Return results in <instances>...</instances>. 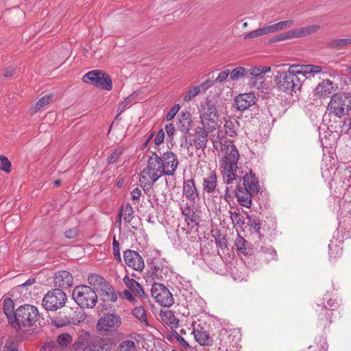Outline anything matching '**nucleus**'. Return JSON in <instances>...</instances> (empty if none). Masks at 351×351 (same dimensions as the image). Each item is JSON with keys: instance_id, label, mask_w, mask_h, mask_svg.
I'll return each instance as SVG.
<instances>
[{"instance_id": "obj_1", "label": "nucleus", "mask_w": 351, "mask_h": 351, "mask_svg": "<svg viewBox=\"0 0 351 351\" xmlns=\"http://www.w3.org/2000/svg\"><path fill=\"white\" fill-rule=\"evenodd\" d=\"M220 143L221 150L225 153L219 161L223 182L229 184L234 180H242L241 186L244 189L257 194L260 189L258 179L252 170L244 173L241 168L238 167L239 154L235 145L227 138L221 139Z\"/></svg>"}, {"instance_id": "obj_2", "label": "nucleus", "mask_w": 351, "mask_h": 351, "mask_svg": "<svg viewBox=\"0 0 351 351\" xmlns=\"http://www.w3.org/2000/svg\"><path fill=\"white\" fill-rule=\"evenodd\" d=\"M179 162L176 154L167 152L162 156L153 153L148 158L147 167L141 171L143 178L152 179L156 182L163 175H174Z\"/></svg>"}, {"instance_id": "obj_3", "label": "nucleus", "mask_w": 351, "mask_h": 351, "mask_svg": "<svg viewBox=\"0 0 351 351\" xmlns=\"http://www.w3.org/2000/svg\"><path fill=\"white\" fill-rule=\"evenodd\" d=\"M14 321L11 322L15 329L32 327L39 320L40 313L38 308L30 304L19 306L13 315Z\"/></svg>"}, {"instance_id": "obj_4", "label": "nucleus", "mask_w": 351, "mask_h": 351, "mask_svg": "<svg viewBox=\"0 0 351 351\" xmlns=\"http://www.w3.org/2000/svg\"><path fill=\"white\" fill-rule=\"evenodd\" d=\"M295 66L291 65L288 71L278 73L276 78L278 88L288 93L296 92L302 85V77L298 75V71Z\"/></svg>"}, {"instance_id": "obj_5", "label": "nucleus", "mask_w": 351, "mask_h": 351, "mask_svg": "<svg viewBox=\"0 0 351 351\" xmlns=\"http://www.w3.org/2000/svg\"><path fill=\"white\" fill-rule=\"evenodd\" d=\"M198 110L202 126L207 128L208 131L215 130L219 126V116L215 103L208 99L200 105Z\"/></svg>"}, {"instance_id": "obj_6", "label": "nucleus", "mask_w": 351, "mask_h": 351, "mask_svg": "<svg viewBox=\"0 0 351 351\" xmlns=\"http://www.w3.org/2000/svg\"><path fill=\"white\" fill-rule=\"evenodd\" d=\"M75 302L81 308H92L97 302V295L95 290L87 285L76 287L72 293Z\"/></svg>"}, {"instance_id": "obj_7", "label": "nucleus", "mask_w": 351, "mask_h": 351, "mask_svg": "<svg viewBox=\"0 0 351 351\" xmlns=\"http://www.w3.org/2000/svg\"><path fill=\"white\" fill-rule=\"evenodd\" d=\"M329 112L337 117H342L351 110V96L346 93L332 95L328 106Z\"/></svg>"}, {"instance_id": "obj_8", "label": "nucleus", "mask_w": 351, "mask_h": 351, "mask_svg": "<svg viewBox=\"0 0 351 351\" xmlns=\"http://www.w3.org/2000/svg\"><path fill=\"white\" fill-rule=\"evenodd\" d=\"M67 300L66 293L60 289L47 292L43 299V306L47 311H56L63 307Z\"/></svg>"}, {"instance_id": "obj_9", "label": "nucleus", "mask_w": 351, "mask_h": 351, "mask_svg": "<svg viewBox=\"0 0 351 351\" xmlns=\"http://www.w3.org/2000/svg\"><path fill=\"white\" fill-rule=\"evenodd\" d=\"M151 294L156 302L162 306L169 307L174 303L172 293L163 284L153 283L151 288Z\"/></svg>"}, {"instance_id": "obj_10", "label": "nucleus", "mask_w": 351, "mask_h": 351, "mask_svg": "<svg viewBox=\"0 0 351 351\" xmlns=\"http://www.w3.org/2000/svg\"><path fill=\"white\" fill-rule=\"evenodd\" d=\"M83 82H91L93 85L104 90H110L112 83L110 76L100 70H93L86 73L82 77Z\"/></svg>"}, {"instance_id": "obj_11", "label": "nucleus", "mask_w": 351, "mask_h": 351, "mask_svg": "<svg viewBox=\"0 0 351 351\" xmlns=\"http://www.w3.org/2000/svg\"><path fill=\"white\" fill-rule=\"evenodd\" d=\"M121 324L120 316L116 314H106L101 317L97 324V330L102 333L114 332L118 330Z\"/></svg>"}, {"instance_id": "obj_12", "label": "nucleus", "mask_w": 351, "mask_h": 351, "mask_svg": "<svg viewBox=\"0 0 351 351\" xmlns=\"http://www.w3.org/2000/svg\"><path fill=\"white\" fill-rule=\"evenodd\" d=\"M71 347L74 350L93 351V349H95V337L92 336L88 332H82Z\"/></svg>"}, {"instance_id": "obj_13", "label": "nucleus", "mask_w": 351, "mask_h": 351, "mask_svg": "<svg viewBox=\"0 0 351 351\" xmlns=\"http://www.w3.org/2000/svg\"><path fill=\"white\" fill-rule=\"evenodd\" d=\"M339 303L335 299L330 298L327 301V304L321 307V312L319 314V324L322 327H326L332 322V311L337 308Z\"/></svg>"}, {"instance_id": "obj_14", "label": "nucleus", "mask_w": 351, "mask_h": 351, "mask_svg": "<svg viewBox=\"0 0 351 351\" xmlns=\"http://www.w3.org/2000/svg\"><path fill=\"white\" fill-rule=\"evenodd\" d=\"M123 258L125 263L136 271H142L145 264L143 258L136 251L127 250L124 252Z\"/></svg>"}, {"instance_id": "obj_15", "label": "nucleus", "mask_w": 351, "mask_h": 351, "mask_svg": "<svg viewBox=\"0 0 351 351\" xmlns=\"http://www.w3.org/2000/svg\"><path fill=\"white\" fill-rule=\"evenodd\" d=\"M211 132L204 126H198L195 128L193 142L196 149H204L206 147L208 141V133Z\"/></svg>"}, {"instance_id": "obj_16", "label": "nucleus", "mask_w": 351, "mask_h": 351, "mask_svg": "<svg viewBox=\"0 0 351 351\" xmlns=\"http://www.w3.org/2000/svg\"><path fill=\"white\" fill-rule=\"evenodd\" d=\"M337 86L330 80H323L314 89L315 95L319 98H327L336 90Z\"/></svg>"}, {"instance_id": "obj_17", "label": "nucleus", "mask_w": 351, "mask_h": 351, "mask_svg": "<svg viewBox=\"0 0 351 351\" xmlns=\"http://www.w3.org/2000/svg\"><path fill=\"white\" fill-rule=\"evenodd\" d=\"M54 286L62 289H67L73 284V276L67 271L62 270L56 272L53 276Z\"/></svg>"}, {"instance_id": "obj_18", "label": "nucleus", "mask_w": 351, "mask_h": 351, "mask_svg": "<svg viewBox=\"0 0 351 351\" xmlns=\"http://www.w3.org/2000/svg\"><path fill=\"white\" fill-rule=\"evenodd\" d=\"M255 102L256 97L252 93L239 94L234 99V106L238 110L241 111L249 108Z\"/></svg>"}, {"instance_id": "obj_19", "label": "nucleus", "mask_w": 351, "mask_h": 351, "mask_svg": "<svg viewBox=\"0 0 351 351\" xmlns=\"http://www.w3.org/2000/svg\"><path fill=\"white\" fill-rule=\"evenodd\" d=\"M295 66V70L298 71V75L302 77V82L304 80V78L308 77H314L315 75L319 73L322 71V67L319 65L315 64H293Z\"/></svg>"}, {"instance_id": "obj_20", "label": "nucleus", "mask_w": 351, "mask_h": 351, "mask_svg": "<svg viewBox=\"0 0 351 351\" xmlns=\"http://www.w3.org/2000/svg\"><path fill=\"white\" fill-rule=\"evenodd\" d=\"M236 196L239 204L246 208H250L252 205V196L256 193H251L246 189H244L241 183H239L236 189Z\"/></svg>"}, {"instance_id": "obj_21", "label": "nucleus", "mask_w": 351, "mask_h": 351, "mask_svg": "<svg viewBox=\"0 0 351 351\" xmlns=\"http://www.w3.org/2000/svg\"><path fill=\"white\" fill-rule=\"evenodd\" d=\"M168 269L162 265H154L149 274H147L145 279L147 282L154 283L156 280H160L166 278Z\"/></svg>"}, {"instance_id": "obj_22", "label": "nucleus", "mask_w": 351, "mask_h": 351, "mask_svg": "<svg viewBox=\"0 0 351 351\" xmlns=\"http://www.w3.org/2000/svg\"><path fill=\"white\" fill-rule=\"evenodd\" d=\"M182 213L185 217V221L189 226L194 227L198 225L199 222V217L195 210L193 205L186 204L185 206L181 207Z\"/></svg>"}, {"instance_id": "obj_23", "label": "nucleus", "mask_w": 351, "mask_h": 351, "mask_svg": "<svg viewBox=\"0 0 351 351\" xmlns=\"http://www.w3.org/2000/svg\"><path fill=\"white\" fill-rule=\"evenodd\" d=\"M203 190L206 193H213L217 186V176L214 171L209 172L203 179Z\"/></svg>"}, {"instance_id": "obj_24", "label": "nucleus", "mask_w": 351, "mask_h": 351, "mask_svg": "<svg viewBox=\"0 0 351 351\" xmlns=\"http://www.w3.org/2000/svg\"><path fill=\"white\" fill-rule=\"evenodd\" d=\"M183 195L191 202H195L198 197V192L193 180L189 179L184 181Z\"/></svg>"}, {"instance_id": "obj_25", "label": "nucleus", "mask_w": 351, "mask_h": 351, "mask_svg": "<svg viewBox=\"0 0 351 351\" xmlns=\"http://www.w3.org/2000/svg\"><path fill=\"white\" fill-rule=\"evenodd\" d=\"M97 289L101 292V295L104 298L105 300L109 302H115L117 300V293L106 280Z\"/></svg>"}, {"instance_id": "obj_26", "label": "nucleus", "mask_w": 351, "mask_h": 351, "mask_svg": "<svg viewBox=\"0 0 351 351\" xmlns=\"http://www.w3.org/2000/svg\"><path fill=\"white\" fill-rule=\"evenodd\" d=\"M159 316L162 322L169 326L172 330L178 327L179 319L173 311L170 310L160 311Z\"/></svg>"}, {"instance_id": "obj_27", "label": "nucleus", "mask_w": 351, "mask_h": 351, "mask_svg": "<svg viewBox=\"0 0 351 351\" xmlns=\"http://www.w3.org/2000/svg\"><path fill=\"white\" fill-rule=\"evenodd\" d=\"M123 282L128 288V289L133 292V293L138 295L140 297L143 298L146 297V294L141 285L134 279L130 278L128 276H125L123 278Z\"/></svg>"}, {"instance_id": "obj_28", "label": "nucleus", "mask_w": 351, "mask_h": 351, "mask_svg": "<svg viewBox=\"0 0 351 351\" xmlns=\"http://www.w3.org/2000/svg\"><path fill=\"white\" fill-rule=\"evenodd\" d=\"M320 29L319 25H311L291 30V36L295 38L304 37L311 35Z\"/></svg>"}, {"instance_id": "obj_29", "label": "nucleus", "mask_w": 351, "mask_h": 351, "mask_svg": "<svg viewBox=\"0 0 351 351\" xmlns=\"http://www.w3.org/2000/svg\"><path fill=\"white\" fill-rule=\"evenodd\" d=\"M138 341L134 335H128V339L120 342L117 348V351H137Z\"/></svg>"}, {"instance_id": "obj_30", "label": "nucleus", "mask_w": 351, "mask_h": 351, "mask_svg": "<svg viewBox=\"0 0 351 351\" xmlns=\"http://www.w3.org/2000/svg\"><path fill=\"white\" fill-rule=\"evenodd\" d=\"M328 45L330 48L338 51L346 49L351 46V36L344 38H332L328 42Z\"/></svg>"}, {"instance_id": "obj_31", "label": "nucleus", "mask_w": 351, "mask_h": 351, "mask_svg": "<svg viewBox=\"0 0 351 351\" xmlns=\"http://www.w3.org/2000/svg\"><path fill=\"white\" fill-rule=\"evenodd\" d=\"M134 210L130 204H126L125 206H123L119 211L118 213V221L117 223L121 226V217H123L124 221L126 223H130L134 217Z\"/></svg>"}, {"instance_id": "obj_32", "label": "nucleus", "mask_w": 351, "mask_h": 351, "mask_svg": "<svg viewBox=\"0 0 351 351\" xmlns=\"http://www.w3.org/2000/svg\"><path fill=\"white\" fill-rule=\"evenodd\" d=\"M239 128V121L236 119L226 121L224 123L225 132L227 135L233 137L237 135Z\"/></svg>"}, {"instance_id": "obj_33", "label": "nucleus", "mask_w": 351, "mask_h": 351, "mask_svg": "<svg viewBox=\"0 0 351 351\" xmlns=\"http://www.w3.org/2000/svg\"><path fill=\"white\" fill-rule=\"evenodd\" d=\"M111 350L112 343L109 339L95 337V349H93V351H110Z\"/></svg>"}, {"instance_id": "obj_34", "label": "nucleus", "mask_w": 351, "mask_h": 351, "mask_svg": "<svg viewBox=\"0 0 351 351\" xmlns=\"http://www.w3.org/2000/svg\"><path fill=\"white\" fill-rule=\"evenodd\" d=\"M193 332L194 334L195 339L200 345L205 346L208 345L210 343V338L207 331L202 330H194Z\"/></svg>"}, {"instance_id": "obj_35", "label": "nucleus", "mask_w": 351, "mask_h": 351, "mask_svg": "<svg viewBox=\"0 0 351 351\" xmlns=\"http://www.w3.org/2000/svg\"><path fill=\"white\" fill-rule=\"evenodd\" d=\"M73 341V336L69 333H62L59 335L56 338V344L62 349H65Z\"/></svg>"}, {"instance_id": "obj_36", "label": "nucleus", "mask_w": 351, "mask_h": 351, "mask_svg": "<svg viewBox=\"0 0 351 351\" xmlns=\"http://www.w3.org/2000/svg\"><path fill=\"white\" fill-rule=\"evenodd\" d=\"M3 311L10 323L14 321V302L10 298H5L3 301Z\"/></svg>"}, {"instance_id": "obj_37", "label": "nucleus", "mask_w": 351, "mask_h": 351, "mask_svg": "<svg viewBox=\"0 0 351 351\" xmlns=\"http://www.w3.org/2000/svg\"><path fill=\"white\" fill-rule=\"evenodd\" d=\"M261 253H262L263 257L265 258V260L266 261H269L270 260H274L277 256L276 252L270 245L261 246Z\"/></svg>"}, {"instance_id": "obj_38", "label": "nucleus", "mask_w": 351, "mask_h": 351, "mask_svg": "<svg viewBox=\"0 0 351 351\" xmlns=\"http://www.w3.org/2000/svg\"><path fill=\"white\" fill-rule=\"evenodd\" d=\"M133 315L140 320L141 322L145 324L146 326L148 325L145 310L143 306H138L133 309Z\"/></svg>"}, {"instance_id": "obj_39", "label": "nucleus", "mask_w": 351, "mask_h": 351, "mask_svg": "<svg viewBox=\"0 0 351 351\" xmlns=\"http://www.w3.org/2000/svg\"><path fill=\"white\" fill-rule=\"evenodd\" d=\"M105 280L106 279L104 278L97 274H91L88 277V283L95 289L99 287Z\"/></svg>"}, {"instance_id": "obj_40", "label": "nucleus", "mask_w": 351, "mask_h": 351, "mask_svg": "<svg viewBox=\"0 0 351 351\" xmlns=\"http://www.w3.org/2000/svg\"><path fill=\"white\" fill-rule=\"evenodd\" d=\"M247 75V69L238 66L230 72V77L232 81H237L241 77Z\"/></svg>"}, {"instance_id": "obj_41", "label": "nucleus", "mask_w": 351, "mask_h": 351, "mask_svg": "<svg viewBox=\"0 0 351 351\" xmlns=\"http://www.w3.org/2000/svg\"><path fill=\"white\" fill-rule=\"evenodd\" d=\"M171 336L174 338L177 342L179 343L180 346L184 349H189L190 346L189 343L186 341L185 338L182 336L178 331L173 329L171 331Z\"/></svg>"}, {"instance_id": "obj_42", "label": "nucleus", "mask_w": 351, "mask_h": 351, "mask_svg": "<svg viewBox=\"0 0 351 351\" xmlns=\"http://www.w3.org/2000/svg\"><path fill=\"white\" fill-rule=\"evenodd\" d=\"M252 76L256 80H263L264 75H262V72L260 70V67L254 66L249 69H247V76Z\"/></svg>"}, {"instance_id": "obj_43", "label": "nucleus", "mask_w": 351, "mask_h": 351, "mask_svg": "<svg viewBox=\"0 0 351 351\" xmlns=\"http://www.w3.org/2000/svg\"><path fill=\"white\" fill-rule=\"evenodd\" d=\"M200 86H196L191 88L184 95V101H189L200 93Z\"/></svg>"}, {"instance_id": "obj_44", "label": "nucleus", "mask_w": 351, "mask_h": 351, "mask_svg": "<svg viewBox=\"0 0 351 351\" xmlns=\"http://www.w3.org/2000/svg\"><path fill=\"white\" fill-rule=\"evenodd\" d=\"M52 95H47L41 97L36 104L35 112L40 110L41 108L48 105L51 101Z\"/></svg>"}, {"instance_id": "obj_45", "label": "nucleus", "mask_w": 351, "mask_h": 351, "mask_svg": "<svg viewBox=\"0 0 351 351\" xmlns=\"http://www.w3.org/2000/svg\"><path fill=\"white\" fill-rule=\"evenodd\" d=\"M123 154V149L122 148H117L115 149L108 157V164H113L118 158L122 155Z\"/></svg>"}, {"instance_id": "obj_46", "label": "nucleus", "mask_w": 351, "mask_h": 351, "mask_svg": "<svg viewBox=\"0 0 351 351\" xmlns=\"http://www.w3.org/2000/svg\"><path fill=\"white\" fill-rule=\"evenodd\" d=\"M247 241L241 237L239 236L235 241V245L237 247V250L240 251L243 254H247V247H246Z\"/></svg>"}, {"instance_id": "obj_47", "label": "nucleus", "mask_w": 351, "mask_h": 351, "mask_svg": "<svg viewBox=\"0 0 351 351\" xmlns=\"http://www.w3.org/2000/svg\"><path fill=\"white\" fill-rule=\"evenodd\" d=\"M0 169L6 173H10L11 171V162L5 156L1 155L0 156Z\"/></svg>"}, {"instance_id": "obj_48", "label": "nucleus", "mask_w": 351, "mask_h": 351, "mask_svg": "<svg viewBox=\"0 0 351 351\" xmlns=\"http://www.w3.org/2000/svg\"><path fill=\"white\" fill-rule=\"evenodd\" d=\"M40 351H60V349L56 342L49 341L42 346Z\"/></svg>"}, {"instance_id": "obj_49", "label": "nucleus", "mask_w": 351, "mask_h": 351, "mask_svg": "<svg viewBox=\"0 0 351 351\" xmlns=\"http://www.w3.org/2000/svg\"><path fill=\"white\" fill-rule=\"evenodd\" d=\"M248 225L251 226L256 232H258L261 229L260 221L254 217L248 216Z\"/></svg>"}, {"instance_id": "obj_50", "label": "nucleus", "mask_w": 351, "mask_h": 351, "mask_svg": "<svg viewBox=\"0 0 351 351\" xmlns=\"http://www.w3.org/2000/svg\"><path fill=\"white\" fill-rule=\"evenodd\" d=\"M230 217L234 223L239 225V226H241V225L244 224L243 217L239 213L231 212Z\"/></svg>"}, {"instance_id": "obj_51", "label": "nucleus", "mask_w": 351, "mask_h": 351, "mask_svg": "<svg viewBox=\"0 0 351 351\" xmlns=\"http://www.w3.org/2000/svg\"><path fill=\"white\" fill-rule=\"evenodd\" d=\"M112 248H113V254L114 256V258L118 261H121V254H120V251H119V243L118 241L116 240L115 237L113 239Z\"/></svg>"}, {"instance_id": "obj_52", "label": "nucleus", "mask_w": 351, "mask_h": 351, "mask_svg": "<svg viewBox=\"0 0 351 351\" xmlns=\"http://www.w3.org/2000/svg\"><path fill=\"white\" fill-rule=\"evenodd\" d=\"M141 177L142 176H141ZM144 181L145 184L143 185V189L145 191V193H149V191L152 189L153 185L156 182H152V179H146L141 178L140 182H141L142 184L144 183Z\"/></svg>"}, {"instance_id": "obj_53", "label": "nucleus", "mask_w": 351, "mask_h": 351, "mask_svg": "<svg viewBox=\"0 0 351 351\" xmlns=\"http://www.w3.org/2000/svg\"><path fill=\"white\" fill-rule=\"evenodd\" d=\"M293 20H286L283 21H280L278 23H276L278 30H283L288 29L291 27L293 25Z\"/></svg>"}, {"instance_id": "obj_54", "label": "nucleus", "mask_w": 351, "mask_h": 351, "mask_svg": "<svg viewBox=\"0 0 351 351\" xmlns=\"http://www.w3.org/2000/svg\"><path fill=\"white\" fill-rule=\"evenodd\" d=\"M180 107L179 104H175L170 109L169 112L167 114L166 119L167 121H170L173 119L176 114L178 112Z\"/></svg>"}, {"instance_id": "obj_55", "label": "nucleus", "mask_w": 351, "mask_h": 351, "mask_svg": "<svg viewBox=\"0 0 351 351\" xmlns=\"http://www.w3.org/2000/svg\"><path fill=\"white\" fill-rule=\"evenodd\" d=\"M228 75H230L229 70H223L219 74L215 80V82L217 83H222L228 78Z\"/></svg>"}, {"instance_id": "obj_56", "label": "nucleus", "mask_w": 351, "mask_h": 351, "mask_svg": "<svg viewBox=\"0 0 351 351\" xmlns=\"http://www.w3.org/2000/svg\"><path fill=\"white\" fill-rule=\"evenodd\" d=\"M2 351H19L17 346L12 341H6Z\"/></svg>"}, {"instance_id": "obj_57", "label": "nucleus", "mask_w": 351, "mask_h": 351, "mask_svg": "<svg viewBox=\"0 0 351 351\" xmlns=\"http://www.w3.org/2000/svg\"><path fill=\"white\" fill-rule=\"evenodd\" d=\"M141 195V190L139 188H135L131 192L132 199L134 201H136L137 202L140 201V197Z\"/></svg>"}, {"instance_id": "obj_58", "label": "nucleus", "mask_w": 351, "mask_h": 351, "mask_svg": "<svg viewBox=\"0 0 351 351\" xmlns=\"http://www.w3.org/2000/svg\"><path fill=\"white\" fill-rule=\"evenodd\" d=\"M164 138H165V131L161 129L159 130V132H158L155 139H154V143L156 145H160V143H162L164 141Z\"/></svg>"}, {"instance_id": "obj_59", "label": "nucleus", "mask_w": 351, "mask_h": 351, "mask_svg": "<svg viewBox=\"0 0 351 351\" xmlns=\"http://www.w3.org/2000/svg\"><path fill=\"white\" fill-rule=\"evenodd\" d=\"M134 293H133V292H132L130 290H125L121 293L123 297L130 302H133L135 300V296L134 295Z\"/></svg>"}, {"instance_id": "obj_60", "label": "nucleus", "mask_w": 351, "mask_h": 351, "mask_svg": "<svg viewBox=\"0 0 351 351\" xmlns=\"http://www.w3.org/2000/svg\"><path fill=\"white\" fill-rule=\"evenodd\" d=\"M53 324L57 327H62L69 324V321L67 319L56 318L53 319Z\"/></svg>"}, {"instance_id": "obj_61", "label": "nucleus", "mask_w": 351, "mask_h": 351, "mask_svg": "<svg viewBox=\"0 0 351 351\" xmlns=\"http://www.w3.org/2000/svg\"><path fill=\"white\" fill-rule=\"evenodd\" d=\"M64 235L68 239H73L77 235V230L75 228L69 229L65 231Z\"/></svg>"}, {"instance_id": "obj_62", "label": "nucleus", "mask_w": 351, "mask_h": 351, "mask_svg": "<svg viewBox=\"0 0 351 351\" xmlns=\"http://www.w3.org/2000/svg\"><path fill=\"white\" fill-rule=\"evenodd\" d=\"M165 131H166L168 136L171 138L173 136L174 132L176 131L173 124H172V123L167 124L165 126Z\"/></svg>"}, {"instance_id": "obj_63", "label": "nucleus", "mask_w": 351, "mask_h": 351, "mask_svg": "<svg viewBox=\"0 0 351 351\" xmlns=\"http://www.w3.org/2000/svg\"><path fill=\"white\" fill-rule=\"evenodd\" d=\"M260 36L259 32L257 29L248 32L244 36V39L249 40Z\"/></svg>"}, {"instance_id": "obj_64", "label": "nucleus", "mask_w": 351, "mask_h": 351, "mask_svg": "<svg viewBox=\"0 0 351 351\" xmlns=\"http://www.w3.org/2000/svg\"><path fill=\"white\" fill-rule=\"evenodd\" d=\"M213 85V82H211L209 80H207L205 82H202L199 86H200V89L202 88L204 90H207L208 88H210Z\"/></svg>"}]
</instances>
